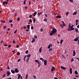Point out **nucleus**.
I'll return each mask as SVG.
<instances>
[{
	"label": "nucleus",
	"instance_id": "79ce46f5",
	"mask_svg": "<svg viewBox=\"0 0 79 79\" xmlns=\"http://www.w3.org/2000/svg\"><path fill=\"white\" fill-rule=\"evenodd\" d=\"M69 1L70 2H71V3H73V0H69Z\"/></svg>",
	"mask_w": 79,
	"mask_h": 79
},
{
	"label": "nucleus",
	"instance_id": "39448f33",
	"mask_svg": "<svg viewBox=\"0 0 79 79\" xmlns=\"http://www.w3.org/2000/svg\"><path fill=\"white\" fill-rule=\"evenodd\" d=\"M44 65L45 66H46L47 64V60H44Z\"/></svg>",
	"mask_w": 79,
	"mask_h": 79
},
{
	"label": "nucleus",
	"instance_id": "7c9ffc66",
	"mask_svg": "<svg viewBox=\"0 0 79 79\" xmlns=\"http://www.w3.org/2000/svg\"><path fill=\"white\" fill-rule=\"evenodd\" d=\"M52 50H53V49H52V48H51L49 49V52H51V51H52Z\"/></svg>",
	"mask_w": 79,
	"mask_h": 79
},
{
	"label": "nucleus",
	"instance_id": "e433bc0d",
	"mask_svg": "<svg viewBox=\"0 0 79 79\" xmlns=\"http://www.w3.org/2000/svg\"><path fill=\"white\" fill-rule=\"evenodd\" d=\"M63 40H61L60 41V43L62 44L63 43Z\"/></svg>",
	"mask_w": 79,
	"mask_h": 79
},
{
	"label": "nucleus",
	"instance_id": "f8f14e48",
	"mask_svg": "<svg viewBox=\"0 0 79 79\" xmlns=\"http://www.w3.org/2000/svg\"><path fill=\"white\" fill-rule=\"evenodd\" d=\"M37 13V12L36 11H35L34 13L33 16H35V15H36Z\"/></svg>",
	"mask_w": 79,
	"mask_h": 79
},
{
	"label": "nucleus",
	"instance_id": "72a5a7b5",
	"mask_svg": "<svg viewBox=\"0 0 79 79\" xmlns=\"http://www.w3.org/2000/svg\"><path fill=\"white\" fill-rule=\"evenodd\" d=\"M15 16H17V15H18V12H15Z\"/></svg>",
	"mask_w": 79,
	"mask_h": 79
},
{
	"label": "nucleus",
	"instance_id": "864d4df0",
	"mask_svg": "<svg viewBox=\"0 0 79 79\" xmlns=\"http://www.w3.org/2000/svg\"><path fill=\"white\" fill-rule=\"evenodd\" d=\"M18 31L17 30H16L14 32V33L15 34Z\"/></svg>",
	"mask_w": 79,
	"mask_h": 79
},
{
	"label": "nucleus",
	"instance_id": "338daca9",
	"mask_svg": "<svg viewBox=\"0 0 79 79\" xmlns=\"http://www.w3.org/2000/svg\"><path fill=\"white\" fill-rule=\"evenodd\" d=\"M61 26V27L62 28H63V27H64V26H63V25H61L60 26Z\"/></svg>",
	"mask_w": 79,
	"mask_h": 79
},
{
	"label": "nucleus",
	"instance_id": "09e8293b",
	"mask_svg": "<svg viewBox=\"0 0 79 79\" xmlns=\"http://www.w3.org/2000/svg\"><path fill=\"white\" fill-rule=\"evenodd\" d=\"M4 46H5V47H7L8 46V45L7 44H4Z\"/></svg>",
	"mask_w": 79,
	"mask_h": 79
},
{
	"label": "nucleus",
	"instance_id": "c85d7f7f",
	"mask_svg": "<svg viewBox=\"0 0 79 79\" xmlns=\"http://www.w3.org/2000/svg\"><path fill=\"white\" fill-rule=\"evenodd\" d=\"M30 56H31V54L27 55V57L30 58Z\"/></svg>",
	"mask_w": 79,
	"mask_h": 79
},
{
	"label": "nucleus",
	"instance_id": "680f3d73",
	"mask_svg": "<svg viewBox=\"0 0 79 79\" xmlns=\"http://www.w3.org/2000/svg\"><path fill=\"white\" fill-rule=\"evenodd\" d=\"M78 21H79V20H78V19L76 20V23H77V22H78Z\"/></svg>",
	"mask_w": 79,
	"mask_h": 79
},
{
	"label": "nucleus",
	"instance_id": "f704fd0d",
	"mask_svg": "<svg viewBox=\"0 0 79 79\" xmlns=\"http://www.w3.org/2000/svg\"><path fill=\"white\" fill-rule=\"evenodd\" d=\"M20 17H19L17 19V21L19 22V20H20Z\"/></svg>",
	"mask_w": 79,
	"mask_h": 79
},
{
	"label": "nucleus",
	"instance_id": "4c0bfd02",
	"mask_svg": "<svg viewBox=\"0 0 79 79\" xmlns=\"http://www.w3.org/2000/svg\"><path fill=\"white\" fill-rule=\"evenodd\" d=\"M6 26H4V27H3V29H6Z\"/></svg>",
	"mask_w": 79,
	"mask_h": 79
},
{
	"label": "nucleus",
	"instance_id": "aec40b11",
	"mask_svg": "<svg viewBox=\"0 0 79 79\" xmlns=\"http://www.w3.org/2000/svg\"><path fill=\"white\" fill-rule=\"evenodd\" d=\"M53 34H54V33H52L51 32L50 33L49 35H51V36H52L53 35Z\"/></svg>",
	"mask_w": 79,
	"mask_h": 79
},
{
	"label": "nucleus",
	"instance_id": "2f4dec72",
	"mask_svg": "<svg viewBox=\"0 0 79 79\" xmlns=\"http://www.w3.org/2000/svg\"><path fill=\"white\" fill-rule=\"evenodd\" d=\"M17 55H20V53H19V52H18L17 53Z\"/></svg>",
	"mask_w": 79,
	"mask_h": 79
},
{
	"label": "nucleus",
	"instance_id": "3c124183",
	"mask_svg": "<svg viewBox=\"0 0 79 79\" xmlns=\"http://www.w3.org/2000/svg\"><path fill=\"white\" fill-rule=\"evenodd\" d=\"M64 52L65 54H66V53H67V52H66V50H64Z\"/></svg>",
	"mask_w": 79,
	"mask_h": 79
},
{
	"label": "nucleus",
	"instance_id": "1a4fd4ad",
	"mask_svg": "<svg viewBox=\"0 0 79 79\" xmlns=\"http://www.w3.org/2000/svg\"><path fill=\"white\" fill-rule=\"evenodd\" d=\"M73 56H76V52H75V50L73 51Z\"/></svg>",
	"mask_w": 79,
	"mask_h": 79
},
{
	"label": "nucleus",
	"instance_id": "412c9836",
	"mask_svg": "<svg viewBox=\"0 0 79 79\" xmlns=\"http://www.w3.org/2000/svg\"><path fill=\"white\" fill-rule=\"evenodd\" d=\"M7 75H10L11 74V73L10 72L8 71L7 72Z\"/></svg>",
	"mask_w": 79,
	"mask_h": 79
},
{
	"label": "nucleus",
	"instance_id": "37998d69",
	"mask_svg": "<svg viewBox=\"0 0 79 79\" xmlns=\"http://www.w3.org/2000/svg\"><path fill=\"white\" fill-rule=\"evenodd\" d=\"M13 22V20H10L9 21V23H12V22Z\"/></svg>",
	"mask_w": 79,
	"mask_h": 79
},
{
	"label": "nucleus",
	"instance_id": "c9c22d12",
	"mask_svg": "<svg viewBox=\"0 0 79 79\" xmlns=\"http://www.w3.org/2000/svg\"><path fill=\"white\" fill-rule=\"evenodd\" d=\"M28 52H29V51L28 50H27L25 52V53H26L27 54L28 53Z\"/></svg>",
	"mask_w": 79,
	"mask_h": 79
},
{
	"label": "nucleus",
	"instance_id": "f3484780",
	"mask_svg": "<svg viewBox=\"0 0 79 79\" xmlns=\"http://www.w3.org/2000/svg\"><path fill=\"white\" fill-rule=\"evenodd\" d=\"M40 60H42V61H44V59L42 57L40 58Z\"/></svg>",
	"mask_w": 79,
	"mask_h": 79
},
{
	"label": "nucleus",
	"instance_id": "393cba45",
	"mask_svg": "<svg viewBox=\"0 0 79 79\" xmlns=\"http://www.w3.org/2000/svg\"><path fill=\"white\" fill-rule=\"evenodd\" d=\"M27 77H28V74H27L26 75V76L25 79H27Z\"/></svg>",
	"mask_w": 79,
	"mask_h": 79
},
{
	"label": "nucleus",
	"instance_id": "774afa93",
	"mask_svg": "<svg viewBox=\"0 0 79 79\" xmlns=\"http://www.w3.org/2000/svg\"><path fill=\"white\" fill-rule=\"evenodd\" d=\"M19 47V45H16V48H18Z\"/></svg>",
	"mask_w": 79,
	"mask_h": 79
},
{
	"label": "nucleus",
	"instance_id": "58836bf2",
	"mask_svg": "<svg viewBox=\"0 0 79 79\" xmlns=\"http://www.w3.org/2000/svg\"><path fill=\"white\" fill-rule=\"evenodd\" d=\"M44 21H45L46 22H47V18L44 19Z\"/></svg>",
	"mask_w": 79,
	"mask_h": 79
},
{
	"label": "nucleus",
	"instance_id": "cd10ccee",
	"mask_svg": "<svg viewBox=\"0 0 79 79\" xmlns=\"http://www.w3.org/2000/svg\"><path fill=\"white\" fill-rule=\"evenodd\" d=\"M21 75L20 74L18 76V79H20V77H21Z\"/></svg>",
	"mask_w": 79,
	"mask_h": 79
},
{
	"label": "nucleus",
	"instance_id": "052dcab7",
	"mask_svg": "<svg viewBox=\"0 0 79 79\" xmlns=\"http://www.w3.org/2000/svg\"><path fill=\"white\" fill-rule=\"evenodd\" d=\"M77 27L79 29V24L77 26Z\"/></svg>",
	"mask_w": 79,
	"mask_h": 79
},
{
	"label": "nucleus",
	"instance_id": "603ef678",
	"mask_svg": "<svg viewBox=\"0 0 79 79\" xmlns=\"http://www.w3.org/2000/svg\"><path fill=\"white\" fill-rule=\"evenodd\" d=\"M31 29H34V27L33 26H31Z\"/></svg>",
	"mask_w": 79,
	"mask_h": 79
},
{
	"label": "nucleus",
	"instance_id": "bf43d9fd",
	"mask_svg": "<svg viewBox=\"0 0 79 79\" xmlns=\"http://www.w3.org/2000/svg\"><path fill=\"white\" fill-rule=\"evenodd\" d=\"M8 48H10V47H11V45H8Z\"/></svg>",
	"mask_w": 79,
	"mask_h": 79
},
{
	"label": "nucleus",
	"instance_id": "a18cd8bd",
	"mask_svg": "<svg viewBox=\"0 0 79 79\" xmlns=\"http://www.w3.org/2000/svg\"><path fill=\"white\" fill-rule=\"evenodd\" d=\"M40 32H42L43 31V29L41 28L40 29Z\"/></svg>",
	"mask_w": 79,
	"mask_h": 79
},
{
	"label": "nucleus",
	"instance_id": "7ed1b4c3",
	"mask_svg": "<svg viewBox=\"0 0 79 79\" xmlns=\"http://www.w3.org/2000/svg\"><path fill=\"white\" fill-rule=\"evenodd\" d=\"M8 1H3V3H2V5H4L5 4H6V5H7L8 3Z\"/></svg>",
	"mask_w": 79,
	"mask_h": 79
},
{
	"label": "nucleus",
	"instance_id": "49530a36",
	"mask_svg": "<svg viewBox=\"0 0 79 79\" xmlns=\"http://www.w3.org/2000/svg\"><path fill=\"white\" fill-rule=\"evenodd\" d=\"M63 25L64 26H66V24L64 23L63 24Z\"/></svg>",
	"mask_w": 79,
	"mask_h": 79
},
{
	"label": "nucleus",
	"instance_id": "a878e982",
	"mask_svg": "<svg viewBox=\"0 0 79 79\" xmlns=\"http://www.w3.org/2000/svg\"><path fill=\"white\" fill-rule=\"evenodd\" d=\"M36 20H35V18H34L33 19V23H35V21Z\"/></svg>",
	"mask_w": 79,
	"mask_h": 79
},
{
	"label": "nucleus",
	"instance_id": "6e6d98bb",
	"mask_svg": "<svg viewBox=\"0 0 79 79\" xmlns=\"http://www.w3.org/2000/svg\"><path fill=\"white\" fill-rule=\"evenodd\" d=\"M54 15L55 16H56V13H54Z\"/></svg>",
	"mask_w": 79,
	"mask_h": 79
},
{
	"label": "nucleus",
	"instance_id": "9d476101",
	"mask_svg": "<svg viewBox=\"0 0 79 79\" xmlns=\"http://www.w3.org/2000/svg\"><path fill=\"white\" fill-rule=\"evenodd\" d=\"M15 73H18L19 72V70H18V69H15Z\"/></svg>",
	"mask_w": 79,
	"mask_h": 79
},
{
	"label": "nucleus",
	"instance_id": "0e129e2a",
	"mask_svg": "<svg viewBox=\"0 0 79 79\" xmlns=\"http://www.w3.org/2000/svg\"><path fill=\"white\" fill-rule=\"evenodd\" d=\"M77 60H78V61H79V58H76Z\"/></svg>",
	"mask_w": 79,
	"mask_h": 79
},
{
	"label": "nucleus",
	"instance_id": "c756f323",
	"mask_svg": "<svg viewBox=\"0 0 79 79\" xmlns=\"http://www.w3.org/2000/svg\"><path fill=\"white\" fill-rule=\"evenodd\" d=\"M71 25L70 23L69 24V28L68 29H71Z\"/></svg>",
	"mask_w": 79,
	"mask_h": 79
},
{
	"label": "nucleus",
	"instance_id": "0eeeda50",
	"mask_svg": "<svg viewBox=\"0 0 79 79\" xmlns=\"http://www.w3.org/2000/svg\"><path fill=\"white\" fill-rule=\"evenodd\" d=\"M69 73L71 74H72V73H73V72L72 71V69L71 68H70L69 69Z\"/></svg>",
	"mask_w": 79,
	"mask_h": 79
},
{
	"label": "nucleus",
	"instance_id": "9b49d317",
	"mask_svg": "<svg viewBox=\"0 0 79 79\" xmlns=\"http://www.w3.org/2000/svg\"><path fill=\"white\" fill-rule=\"evenodd\" d=\"M30 60V58L29 57H27V59H26V61L27 62H28L29 61V60Z\"/></svg>",
	"mask_w": 79,
	"mask_h": 79
},
{
	"label": "nucleus",
	"instance_id": "c03bdc74",
	"mask_svg": "<svg viewBox=\"0 0 79 79\" xmlns=\"http://www.w3.org/2000/svg\"><path fill=\"white\" fill-rule=\"evenodd\" d=\"M29 22H30V23H32V19H30L29 20Z\"/></svg>",
	"mask_w": 79,
	"mask_h": 79
},
{
	"label": "nucleus",
	"instance_id": "4d7b16f0",
	"mask_svg": "<svg viewBox=\"0 0 79 79\" xmlns=\"http://www.w3.org/2000/svg\"><path fill=\"white\" fill-rule=\"evenodd\" d=\"M32 16V15H31L29 16V18H31Z\"/></svg>",
	"mask_w": 79,
	"mask_h": 79
},
{
	"label": "nucleus",
	"instance_id": "ddd939ff",
	"mask_svg": "<svg viewBox=\"0 0 79 79\" xmlns=\"http://www.w3.org/2000/svg\"><path fill=\"white\" fill-rule=\"evenodd\" d=\"M35 61L36 62V63H38V64H40V62H39V60H35Z\"/></svg>",
	"mask_w": 79,
	"mask_h": 79
},
{
	"label": "nucleus",
	"instance_id": "4468645a",
	"mask_svg": "<svg viewBox=\"0 0 79 79\" xmlns=\"http://www.w3.org/2000/svg\"><path fill=\"white\" fill-rule=\"evenodd\" d=\"M56 18H61V16H59V15H57L56 16Z\"/></svg>",
	"mask_w": 79,
	"mask_h": 79
},
{
	"label": "nucleus",
	"instance_id": "20e7f679",
	"mask_svg": "<svg viewBox=\"0 0 79 79\" xmlns=\"http://www.w3.org/2000/svg\"><path fill=\"white\" fill-rule=\"evenodd\" d=\"M52 68L51 69V71H54L55 70V68L53 66H52Z\"/></svg>",
	"mask_w": 79,
	"mask_h": 79
},
{
	"label": "nucleus",
	"instance_id": "6ab92c4d",
	"mask_svg": "<svg viewBox=\"0 0 79 79\" xmlns=\"http://www.w3.org/2000/svg\"><path fill=\"white\" fill-rule=\"evenodd\" d=\"M74 73L75 74H77H77H78V72H77V71H75Z\"/></svg>",
	"mask_w": 79,
	"mask_h": 79
},
{
	"label": "nucleus",
	"instance_id": "8fccbe9b",
	"mask_svg": "<svg viewBox=\"0 0 79 79\" xmlns=\"http://www.w3.org/2000/svg\"><path fill=\"white\" fill-rule=\"evenodd\" d=\"M1 23H5L4 21H3L2 20H1Z\"/></svg>",
	"mask_w": 79,
	"mask_h": 79
},
{
	"label": "nucleus",
	"instance_id": "423d86ee",
	"mask_svg": "<svg viewBox=\"0 0 79 79\" xmlns=\"http://www.w3.org/2000/svg\"><path fill=\"white\" fill-rule=\"evenodd\" d=\"M60 68H61V69H62L64 70V71H65L66 70V67H64L61 66L60 67Z\"/></svg>",
	"mask_w": 79,
	"mask_h": 79
},
{
	"label": "nucleus",
	"instance_id": "69168bd1",
	"mask_svg": "<svg viewBox=\"0 0 79 79\" xmlns=\"http://www.w3.org/2000/svg\"><path fill=\"white\" fill-rule=\"evenodd\" d=\"M5 74H4L3 75V78H4V77H5Z\"/></svg>",
	"mask_w": 79,
	"mask_h": 79
},
{
	"label": "nucleus",
	"instance_id": "f03ea898",
	"mask_svg": "<svg viewBox=\"0 0 79 79\" xmlns=\"http://www.w3.org/2000/svg\"><path fill=\"white\" fill-rule=\"evenodd\" d=\"M74 28L72 27H71L70 29H68V31H74Z\"/></svg>",
	"mask_w": 79,
	"mask_h": 79
},
{
	"label": "nucleus",
	"instance_id": "4be33fe9",
	"mask_svg": "<svg viewBox=\"0 0 79 79\" xmlns=\"http://www.w3.org/2000/svg\"><path fill=\"white\" fill-rule=\"evenodd\" d=\"M27 29H29L30 28V25H27Z\"/></svg>",
	"mask_w": 79,
	"mask_h": 79
},
{
	"label": "nucleus",
	"instance_id": "a19ab883",
	"mask_svg": "<svg viewBox=\"0 0 79 79\" xmlns=\"http://www.w3.org/2000/svg\"><path fill=\"white\" fill-rule=\"evenodd\" d=\"M66 16L68 15V14H69V12H67L66 13Z\"/></svg>",
	"mask_w": 79,
	"mask_h": 79
},
{
	"label": "nucleus",
	"instance_id": "473e14b6",
	"mask_svg": "<svg viewBox=\"0 0 79 79\" xmlns=\"http://www.w3.org/2000/svg\"><path fill=\"white\" fill-rule=\"evenodd\" d=\"M37 36L36 35H35L34 36V39H37Z\"/></svg>",
	"mask_w": 79,
	"mask_h": 79
},
{
	"label": "nucleus",
	"instance_id": "6e6552de",
	"mask_svg": "<svg viewBox=\"0 0 79 79\" xmlns=\"http://www.w3.org/2000/svg\"><path fill=\"white\" fill-rule=\"evenodd\" d=\"M11 72L12 74H15V71L13 69H11Z\"/></svg>",
	"mask_w": 79,
	"mask_h": 79
},
{
	"label": "nucleus",
	"instance_id": "2eb2a0df",
	"mask_svg": "<svg viewBox=\"0 0 79 79\" xmlns=\"http://www.w3.org/2000/svg\"><path fill=\"white\" fill-rule=\"evenodd\" d=\"M42 13V12H41L40 13H38V16H40V15Z\"/></svg>",
	"mask_w": 79,
	"mask_h": 79
},
{
	"label": "nucleus",
	"instance_id": "13d9d810",
	"mask_svg": "<svg viewBox=\"0 0 79 79\" xmlns=\"http://www.w3.org/2000/svg\"><path fill=\"white\" fill-rule=\"evenodd\" d=\"M13 43L14 44H16V42H15V40L13 41Z\"/></svg>",
	"mask_w": 79,
	"mask_h": 79
},
{
	"label": "nucleus",
	"instance_id": "f257e3e1",
	"mask_svg": "<svg viewBox=\"0 0 79 79\" xmlns=\"http://www.w3.org/2000/svg\"><path fill=\"white\" fill-rule=\"evenodd\" d=\"M56 32H57V30L56 29H55V28L53 27L52 29V33H53L54 34H55Z\"/></svg>",
	"mask_w": 79,
	"mask_h": 79
},
{
	"label": "nucleus",
	"instance_id": "e2e57ef3",
	"mask_svg": "<svg viewBox=\"0 0 79 79\" xmlns=\"http://www.w3.org/2000/svg\"><path fill=\"white\" fill-rule=\"evenodd\" d=\"M20 60H21V59H19L18 60V62H19V61H20Z\"/></svg>",
	"mask_w": 79,
	"mask_h": 79
},
{
	"label": "nucleus",
	"instance_id": "bb28decb",
	"mask_svg": "<svg viewBox=\"0 0 79 79\" xmlns=\"http://www.w3.org/2000/svg\"><path fill=\"white\" fill-rule=\"evenodd\" d=\"M75 31L76 32H77V31H78V29L77 28L75 29Z\"/></svg>",
	"mask_w": 79,
	"mask_h": 79
},
{
	"label": "nucleus",
	"instance_id": "a211bd4d",
	"mask_svg": "<svg viewBox=\"0 0 79 79\" xmlns=\"http://www.w3.org/2000/svg\"><path fill=\"white\" fill-rule=\"evenodd\" d=\"M77 14V12H74V13H73V15H76Z\"/></svg>",
	"mask_w": 79,
	"mask_h": 79
},
{
	"label": "nucleus",
	"instance_id": "b1692460",
	"mask_svg": "<svg viewBox=\"0 0 79 79\" xmlns=\"http://www.w3.org/2000/svg\"><path fill=\"white\" fill-rule=\"evenodd\" d=\"M39 51L40 53H41V52H42V48H40Z\"/></svg>",
	"mask_w": 79,
	"mask_h": 79
},
{
	"label": "nucleus",
	"instance_id": "ea45409f",
	"mask_svg": "<svg viewBox=\"0 0 79 79\" xmlns=\"http://www.w3.org/2000/svg\"><path fill=\"white\" fill-rule=\"evenodd\" d=\"M71 62H73V61H74V59H73V58H72L71 59Z\"/></svg>",
	"mask_w": 79,
	"mask_h": 79
},
{
	"label": "nucleus",
	"instance_id": "dca6fc26",
	"mask_svg": "<svg viewBox=\"0 0 79 79\" xmlns=\"http://www.w3.org/2000/svg\"><path fill=\"white\" fill-rule=\"evenodd\" d=\"M50 47H51V44H50L48 46V49H49V48H50Z\"/></svg>",
	"mask_w": 79,
	"mask_h": 79
},
{
	"label": "nucleus",
	"instance_id": "de8ad7c7",
	"mask_svg": "<svg viewBox=\"0 0 79 79\" xmlns=\"http://www.w3.org/2000/svg\"><path fill=\"white\" fill-rule=\"evenodd\" d=\"M62 57H63L65 59V57H64V55L62 54Z\"/></svg>",
	"mask_w": 79,
	"mask_h": 79
},
{
	"label": "nucleus",
	"instance_id": "5701e85b",
	"mask_svg": "<svg viewBox=\"0 0 79 79\" xmlns=\"http://www.w3.org/2000/svg\"><path fill=\"white\" fill-rule=\"evenodd\" d=\"M74 41H77L78 40V38H75L74 40Z\"/></svg>",
	"mask_w": 79,
	"mask_h": 79
},
{
	"label": "nucleus",
	"instance_id": "5fc2aeb1",
	"mask_svg": "<svg viewBox=\"0 0 79 79\" xmlns=\"http://www.w3.org/2000/svg\"><path fill=\"white\" fill-rule=\"evenodd\" d=\"M23 4L24 5H26V1H24L23 2Z\"/></svg>",
	"mask_w": 79,
	"mask_h": 79
}]
</instances>
